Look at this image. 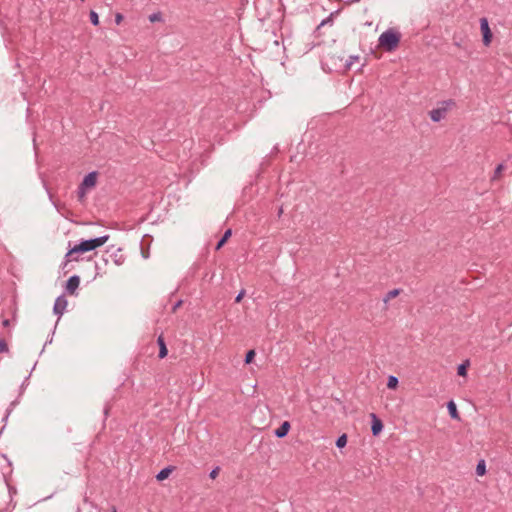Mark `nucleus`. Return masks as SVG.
Returning <instances> with one entry per match:
<instances>
[{"label":"nucleus","mask_w":512,"mask_h":512,"mask_svg":"<svg viewBox=\"0 0 512 512\" xmlns=\"http://www.w3.org/2000/svg\"><path fill=\"white\" fill-rule=\"evenodd\" d=\"M291 425L289 421H284L282 424L274 431V435L277 438H284L290 431Z\"/></svg>","instance_id":"obj_9"},{"label":"nucleus","mask_w":512,"mask_h":512,"mask_svg":"<svg viewBox=\"0 0 512 512\" xmlns=\"http://www.w3.org/2000/svg\"><path fill=\"white\" fill-rule=\"evenodd\" d=\"M333 23V13H331L327 18L323 19L321 21V23L316 27L315 29V33H319L320 29L327 25V24H332Z\"/></svg>","instance_id":"obj_16"},{"label":"nucleus","mask_w":512,"mask_h":512,"mask_svg":"<svg viewBox=\"0 0 512 512\" xmlns=\"http://www.w3.org/2000/svg\"><path fill=\"white\" fill-rule=\"evenodd\" d=\"M469 365V361L467 360L464 363H461L457 368V373L460 376H465L467 374V367Z\"/></svg>","instance_id":"obj_19"},{"label":"nucleus","mask_w":512,"mask_h":512,"mask_svg":"<svg viewBox=\"0 0 512 512\" xmlns=\"http://www.w3.org/2000/svg\"><path fill=\"white\" fill-rule=\"evenodd\" d=\"M67 305L68 301L64 297V295H60L59 297H57L53 307L54 314H56L60 318L63 315Z\"/></svg>","instance_id":"obj_5"},{"label":"nucleus","mask_w":512,"mask_h":512,"mask_svg":"<svg viewBox=\"0 0 512 512\" xmlns=\"http://www.w3.org/2000/svg\"><path fill=\"white\" fill-rule=\"evenodd\" d=\"M256 353H255V350L251 349V350H248L246 355H245V364H250L254 357H255Z\"/></svg>","instance_id":"obj_22"},{"label":"nucleus","mask_w":512,"mask_h":512,"mask_svg":"<svg viewBox=\"0 0 512 512\" xmlns=\"http://www.w3.org/2000/svg\"><path fill=\"white\" fill-rule=\"evenodd\" d=\"M351 58H352V61H355V60H357L359 57H358V56H353V57H351Z\"/></svg>","instance_id":"obj_36"},{"label":"nucleus","mask_w":512,"mask_h":512,"mask_svg":"<svg viewBox=\"0 0 512 512\" xmlns=\"http://www.w3.org/2000/svg\"><path fill=\"white\" fill-rule=\"evenodd\" d=\"M476 474L478 476H483L486 474V463L483 459L479 460L476 465Z\"/></svg>","instance_id":"obj_14"},{"label":"nucleus","mask_w":512,"mask_h":512,"mask_svg":"<svg viewBox=\"0 0 512 512\" xmlns=\"http://www.w3.org/2000/svg\"><path fill=\"white\" fill-rule=\"evenodd\" d=\"M7 486H8V489H9V493H10V494H11V493H15V492H16V491H15V489H14V488H12V487H10L8 484H7Z\"/></svg>","instance_id":"obj_34"},{"label":"nucleus","mask_w":512,"mask_h":512,"mask_svg":"<svg viewBox=\"0 0 512 512\" xmlns=\"http://www.w3.org/2000/svg\"><path fill=\"white\" fill-rule=\"evenodd\" d=\"M97 183V172L92 171L88 173L82 180V182L79 184L82 187L89 189L95 187Z\"/></svg>","instance_id":"obj_8"},{"label":"nucleus","mask_w":512,"mask_h":512,"mask_svg":"<svg viewBox=\"0 0 512 512\" xmlns=\"http://www.w3.org/2000/svg\"><path fill=\"white\" fill-rule=\"evenodd\" d=\"M8 352V345L4 339H0V353Z\"/></svg>","instance_id":"obj_27"},{"label":"nucleus","mask_w":512,"mask_h":512,"mask_svg":"<svg viewBox=\"0 0 512 512\" xmlns=\"http://www.w3.org/2000/svg\"><path fill=\"white\" fill-rule=\"evenodd\" d=\"M480 29L482 33V41L485 46H489L492 41V32L489 27L487 18L483 17L480 19Z\"/></svg>","instance_id":"obj_4"},{"label":"nucleus","mask_w":512,"mask_h":512,"mask_svg":"<svg viewBox=\"0 0 512 512\" xmlns=\"http://www.w3.org/2000/svg\"><path fill=\"white\" fill-rule=\"evenodd\" d=\"M17 401H12L9 405V407L6 410V414L3 417V421L6 422L8 420V417L10 416L11 412L13 411L14 407L16 406Z\"/></svg>","instance_id":"obj_23"},{"label":"nucleus","mask_w":512,"mask_h":512,"mask_svg":"<svg viewBox=\"0 0 512 512\" xmlns=\"http://www.w3.org/2000/svg\"><path fill=\"white\" fill-rule=\"evenodd\" d=\"M218 471H219V468H218V467L214 468V469L210 472V474H209L210 478H212V479L216 478V476L218 475Z\"/></svg>","instance_id":"obj_30"},{"label":"nucleus","mask_w":512,"mask_h":512,"mask_svg":"<svg viewBox=\"0 0 512 512\" xmlns=\"http://www.w3.org/2000/svg\"><path fill=\"white\" fill-rule=\"evenodd\" d=\"M157 344L159 346V354H158V357L160 359H163L167 356L168 354V349H167V346H166V343H165V340L163 338L162 335H160L158 338H157Z\"/></svg>","instance_id":"obj_10"},{"label":"nucleus","mask_w":512,"mask_h":512,"mask_svg":"<svg viewBox=\"0 0 512 512\" xmlns=\"http://www.w3.org/2000/svg\"><path fill=\"white\" fill-rule=\"evenodd\" d=\"M401 292V289L399 288H396V289H393V290H390L386 295L385 297L383 298V302L384 303H387L388 301H390L392 298H395L397 297Z\"/></svg>","instance_id":"obj_15"},{"label":"nucleus","mask_w":512,"mask_h":512,"mask_svg":"<svg viewBox=\"0 0 512 512\" xmlns=\"http://www.w3.org/2000/svg\"><path fill=\"white\" fill-rule=\"evenodd\" d=\"M182 304V301H178L177 303H175V305L173 306V311H176V309Z\"/></svg>","instance_id":"obj_33"},{"label":"nucleus","mask_w":512,"mask_h":512,"mask_svg":"<svg viewBox=\"0 0 512 512\" xmlns=\"http://www.w3.org/2000/svg\"><path fill=\"white\" fill-rule=\"evenodd\" d=\"M119 252H121V249H117V252L114 254V262L116 265H122L125 261L122 254L118 255Z\"/></svg>","instance_id":"obj_21"},{"label":"nucleus","mask_w":512,"mask_h":512,"mask_svg":"<svg viewBox=\"0 0 512 512\" xmlns=\"http://www.w3.org/2000/svg\"><path fill=\"white\" fill-rule=\"evenodd\" d=\"M371 432H372V435L373 436H378L381 431L383 430V422L380 418L377 417L376 414L372 413L371 414Z\"/></svg>","instance_id":"obj_7"},{"label":"nucleus","mask_w":512,"mask_h":512,"mask_svg":"<svg viewBox=\"0 0 512 512\" xmlns=\"http://www.w3.org/2000/svg\"><path fill=\"white\" fill-rule=\"evenodd\" d=\"M231 235H232V230L227 229L224 232V234L222 235V237L218 240L215 249L220 250L225 245V243L228 241V239L231 237Z\"/></svg>","instance_id":"obj_13"},{"label":"nucleus","mask_w":512,"mask_h":512,"mask_svg":"<svg viewBox=\"0 0 512 512\" xmlns=\"http://www.w3.org/2000/svg\"><path fill=\"white\" fill-rule=\"evenodd\" d=\"M450 105H454V101L453 100H448V101H443L441 103V106L436 108V109H432L430 112H429V115H430V118L433 122H439L441 121L442 119L445 118L447 112H448V107Z\"/></svg>","instance_id":"obj_3"},{"label":"nucleus","mask_w":512,"mask_h":512,"mask_svg":"<svg viewBox=\"0 0 512 512\" xmlns=\"http://www.w3.org/2000/svg\"><path fill=\"white\" fill-rule=\"evenodd\" d=\"M2 325H3L4 327H8V326L10 325V321H9V319H4V320L2 321Z\"/></svg>","instance_id":"obj_32"},{"label":"nucleus","mask_w":512,"mask_h":512,"mask_svg":"<svg viewBox=\"0 0 512 512\" xmlns=\"http://www.w3.org/2000/svg\"><path fill=\"white\" fill-rule=\"evenodd\" d=\"M401 35L393 29L384 31L379 37V45L386 51L391 52L395 50L400 42Z\"/></svg>","instance_id":"obj_2"},{"label":"nucleus","mask_w":512,"mask_h":512,"mask_svg":"<svg viewBox=\"0 0 512 512\" xmlns=\"http://www.w3.org/2000/svg\"><path fill=\"white\" fill-rule=\"evenodd\" d=\"M244 294H245V290H241V291L238 293V295L236 296V298H235V302H236V303H239V302L242 300V298H243Z\"/></svg>","instance_id":"obj_29"},{"label":"nucleus","mask_w":512,"mask_h":512,"mask_svg":"<svg viewBox=\"0 0 512 512\" xmlns=\"http://www.w3.org/2000/svg\"><path fill=\"white\" fill-rule=\"evenodd\" d=\"M149 21L150 22H160L162 21V14L161 12H156V13H153L149 16Z\"/></svg>","instance_id":"obj_24"},{"label":"nucleus","mask_w":512,"mask_h":512,"mask_svg":"<svg viewBox=\"0 0 512 512\" xmlns=\"http://www.w3.org/2000/svg\"><path fill=\"white\" fill-rule=\"evenodd\" d=\"M111 512H117V509L115 506L112 507Z\"/></svg>","instance_id":"obj_35"},{"label":"nucleus","mask_w":512,"mask_h":512,"mask_svg":"<svg viewBox=\"0 0 512 512\" xmlns=\"http://www.w3.org/2000/svg\"><path fill=\"white\" fill-rule=\"evenodd\" d=\"M398 383H399V381H398L397 377L389 376L388 381H387V387L389 389H396L398 386Z\"/></svg>","instance_id":"obj_18"},{"label":"nucleus","mask_w":512,"mask_h":512,"mask_svg":"<svg viewBox=\"0 0 512 512\" xmlns=\"http://www.w3.org/2000/svg\"><path fill=\"white\" fill-rule=\"evenodd\" d=\"M347 444V436L346 434H342L341 436H339L336 440V447L341 449V448H344Z\"/></svg>","instance_id":"obj_17"},{"label":"nucleus","mask_w":512,"mask_h":512,"mask_svg":"<svg viewBox=\"0 0 512 512\" xmlns=\"http://www.w3.org/2000/svg\"><path fill=\"white\" fill-rule=\"evenodd\" d=\"M86 191L87 189L82 187L81 185L78 186V189H77V195H78V198L79 200H83L85 195H86Z\"/></svg>","instance_id":"obj_26"},{"label":"nucleus","mask_w":512,"mask_h":512,"mask_svg":"<svg viewBox=\"0 0 512 512\" xmlns=\"http://www.w3.org/2000/svg\"><path fill=\"white\" fill-rule=\"evenodd\" d=\"M109 410H110V406H109V405H106V406H105V408H104V415H105V417H107V416H108V414H109Z\"/></svg>","instance_id":"obj_31"},{"label":"nucleus","mask_w":512,"mask_h":512,"mask_svg":"<svg viewBox=\"0 0 512 512\" xmlns=\"http://www.w3.org/2000/svg\"><path fill=\"white\" fill-rule=\"evenodd\" d=\"M123 20V15L121 13H116L115 15V23L119 25Z\"/></svg>","instance_id":"obj_28"},{"label":"nucleus","mask_w":512,"mask_h":512,"mask_svg":"<svg viewBox=\"0 0 512 512\" xmlns=\"http://www.w3.org/2000/svg\"><path fill=\"white\" fill-rule=\"evenodd\" d=\"M0 512H8L7 510H0Z\"/></svg>","instance_id":"obj_38"},{"label":"nucleus","mask_w":512,"mask_h":512,"mask_svg":"<svg viewBox=\"0 0 512 512\" xmlns=\"http://www.w3.org/2000/svg\"><path fill=\"white\" fill-rule=\"evenodd\" d=\"M447 409H448V413L450 415V417L452 419H455V420H459L460 419V416H459V413H458V410H457V406L455 404V402L453 400H450L448 403H447Z\"/></svg>","instance_id":"obj_12"},{"label":"nucleus","mask_w":512,"mask_h":512,"mask_svg":"<svg viewBox=\"0 0 512 512\" xmlns=\"http://www.w3.org/2000/svg\"><path fill=\"white\" fill-rule=\"evenodd\" d=\"M503 169H504V165L503 164H499L495 168L494 175L492 176V180L498 179Z\"/></svg>","instance_id":"obj_25"},{"label":"nucleus","mask_w":512,"mask_h":512,"mask_svg":"<svg viewBox=\"0 0 512 512\" xmlns=\"http://www.w3.org/2000/svg\"><path fill=\"white\" fill-rule=\"evenodd\" d=\"M89 18H90V22L94 26H98L99 25V16H98L97 12H95L94 10H91L90 13H89Z\"/></svg>","instance_id":"obj_20"},{"label":"nucleus","mask_w":512,"mask_h":512,"mask_svg":"<svg viewBox=\"0 0 512 512\" xmlns=\"http://www.w3.org/2000/svg\"><path fill=\"white\" fill-rule=\"evenodd\" d=\"M79 284H80V277L78 275L71 276L66 282V286H65L66 293L73 295L75 293V291L77 290V288L79 287Z\"/></svg>","instance_id":"obj_6"},{"label":"nucleus","mask_w":512,"mask_h":512,"mask_svg":"<svg viewBox=\"0 0 512 512\" xmlns=\"http://www.w3.org/2000/svg\"><path fill=\"white\" fill-rule=\"evenodd\" d=\"M109 240V235H103L96 238L81 240L79 244H76L74 247L68 250L65 255L66 261L65 265L70 261H77L78 258L72 257L73 254H82L89 251H93L96 248L104 245Z\"/></svg>","instance_id":"obj_1"},{"label":"nucleus","mask_w":512,"mask_h":512,"mask_svg":"<svg viewBox=\"0 0 512 512\" xmlns=\"http://www.w3.org/2000/svg\"><path fill=\"white\" fill-rule=\"evenodd\" d=\"M174 469H175V467L171 466V465L161 469L156 474V479L158 481H163V480L167 479L170 476V474L173 472Z\"/></svg>","instance_id":"obj_11"},{"label":"nucleus","mask_w":512,"mask_h":512,"mask_svg":"<svg viewBox=\"0 0 512 512\" xmlns=\"http://www.w3.org/2000/svg\"><path fill=\"white\" fill-rule=\"evenodd\" d=\"M351 58H352V61H355V60H357L359 57H358V56H353V57H351Z\"/></svg>","instance_id":"obj_37"}]
</instances>
